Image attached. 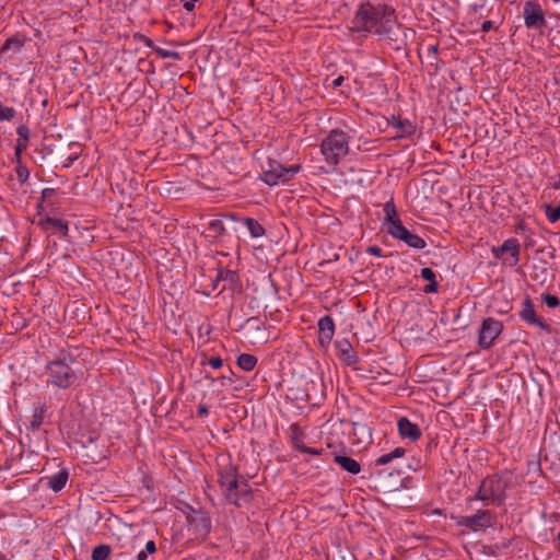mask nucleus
<instances>
[{
	"label": "nucleus",
	"instance_id": "nucleus-49",
	"mask_svg": "<svg viewBox=\"0 0 560 560\" xmlns=\"http://www.w3.org/2000/svg\"><path fill=\"white\" fill-rule=\"evenodd\" d=\"M165 192L171 195L173 192L172 188H165Z\"/></svg>",
	"mask_w": 560,
	"mask_h": 560
},
{
	"label": "nucleus",
	"instance_id": "nucleus-15",
	"mask_svg": "<svg viewBox=\"0 0 560 560\" xmlns=\"http://www.w3.org/2000/svg\"><path fill=\"white\" fill-rule=\"evenodd\" d=\"M520 316L523 320H525L529 325H537L541 328H545L546 325L537 317L534 304L529 299H526L522 304V311L520 312Z\"/></svg>",
	"mask_w": 560,
	"mask_h": 560
},
{
	"label": "nucleus",
	"instance_id": "nucleus-13",
	"mask_svg": "<svg viewBox=\"0 0 560 560\" xmlns=\"http://www.w3.org/2000/svg\"><path fill=\"white\" fill-rule=\"evenodd\" d=\"M398 432L404 439L417 441L421 436V431L416 423H412L409 419L402 417L397 422Z\"/></svg>",
	"mask_w": 560,
	"mask_h": 560
},
{
	"label": "nucleus",
	"instance_id": "nucleus-43",
	"mask_svg": "<svg viewBox=\"0 0 560 560\" xmlns=\"http://www.w3.org/2000/svg\"><path fill=\"white\" fill-rule=\"evenodd\" d=\"M199 416H207L208 415V407L206 405H199L197 410Z\"/></svg>",
	"mask_w": 560,
	"mask_h": 560
},
{
	"label": "nucleus",
	"instance_id": "nucleus-32",
	"mask_svg": "<svg viewBox=\"0 0 560 560\" xmlns=\"http://www.w3.org/2000/svg\"><path fill=\"white\" fill-rule=\"evenodd\" d=\"M542 301L546 303V305L548 307H557L560 303L559 299L555 295H550V294H544L542 295Z\"/></svg>",
	"mask_w": 560,
	"mask_h": 560
},
{
	"label": "nucleus",
	"instance_id": "nucleus-41",
	"mask_svg": "<svg viewBox=\"0 0 560 560\" xmlns=\"http://www.w3.org/2000/svg\"><path fill=\"white\" fill-rule=\"evenodd\" d=\"M28 142H23L21 139L16 140V153L20 154L21 151L25 150L27 148Z\"/></svg>",
	"mask_w": 560,
	"mask_h": 560
},
{
	"label": "nucleus",
	"instance_id": "nucleus-21",
	"mask_svg": "<svg viewBox=\"0 0 560 560\" xmlns=\"http://www.w3.org/2000/svg\"><path fill=\"white\" fill-rule=\"evenodd\" d=\"M241 221L247 228L250 236L254 238L260 237L266 233L265 228L253 218H243Z\"/></svg>",
	"mask_w": 560,
	"mask_h": 560
},
{
	"label": "nucleus",
	"instance_id": "nucleus-44",
	"mask_svg": "<svg viewBox=\"0 0 560 560\" xmlns=\"http://www.w3.org/2000/svg\"><path fill=\"white\" fill-rule=\"evenodd\" d=\"M343 82V77L339 75L338 78L334 79L332 81V86L334 88H339Z\"/></svg>",
	"mask_w": 560,
	"mask_h": 560
},
{
	"label": "nucleus",
	"instance_id": "nucleus-7",
	"mask_svg": "<svg viewBox=\"0 0 560 560\" xmlns=\"http://www.w3.org/2000/svg\"><path fill=\"white\" fill-rule=\"evenodd\" d=\"M503 330V324L492 317H488L482 320L479 330L478 343L482 349H489L494 340L501 335Z\"/></svg>",
	"mask_w": 560,
	"mask_h": 560
},
{
	"label": "nucleus",
	"instance_id": "nucleus-35",
	"mask_svg": "<svg viewBox=\"0 0 560 560\" xmlns=\"http://www.w3.org/2000/svg\"><path fill=\"white\" fill-rule=\"evenodd\" d=\"M261 178L264 179V182H265L267 185H269V186H276V185H278V183H279V182H278V179H279L280 177H261ZM281 178H282V182H283V183H284V182H287V179H288V177H281Z\"/></svg>",
	"mask_w": 560,
	"mask_h": 560
},
{
	"label": "nucleus",
	"instance_id": "nucleus-40",
	"mask_svg": "<svg viewBox=\"0 0 560 560\" xmlns=\"http://www.w3.org/2000/svg\"><path fill=\"white\" fill-rule=\"evenodd\" d=\"M198 0H188V1H185L183 7L184 9L187 11V12H191L194 9H195V3L197 2Z\"/></svg>",
	"mask_w": 560,
	"mask_h": 560
},
{
	"label": "nucleus",
	"instance_id": "nucleus-31",
	"mask_svg": "<svg viewBox=\"0 0 560 560\" xmlns=\"http://www.w3.org/2000/svg\"><path fill=\"white\" fill-rule=\"evenodd\" d=\"M16 133L19 136L18 139H21L23 142H28L30 129L26 125H20L16 129Z\"/></svg>",
	"mask_w": 560,
	"mask_h": 560
},
{
	"label": "nucleus",
	"instance_id": "nucleus-2",
	"mask_svg": "<svg viewBox=\"0 0 560 560\" xmlns=\"http://www.w3.org/2000/svg\"><path fill=\"white\" fill-rule=\"evenodd\" d=\"M395 10L392 7L385 4L362 3L351 21V28L358 33H370L384 22H389Z\"/></svg>",
	"mask_w": 560,
	"mask_h": 560
},
{
	"label": "nucleus",
	"instance_id": "nucleus-19",
	"mask_svg": "<svg viewBox=\"0 0 560 560\" xmlns=\"http://www.w3.org/2000/svg\"><path fill=\"white\" fill-rule=\"evenodd\" d=\"M335 462L346 471L357 475L361 471V465L353 458L343 455H336Z\"/></svg>",
	"mask_w": 560,
	"mask_h": 560
},
{
	"label": "nucleus",
	"instance_id": "nucleus-3",
	"mask_svg": "<svg viewBox=\"0 0 560 560\" xmlns=\"http://www.w3.org/2000/svg\"><path fill=\"white\" fill-rule=\"evenodd\" d=\"M74 362L72 357H65L48 362L46 369L49 374L48 382L58 388H69L77 380V374L70 366Z\"/></svg>",
	"mask_w": 560,
	"mask_h": 560
},
{
	"label": "nucleus",
	"instance_id": "nucleus-34",
	"mask_svg": "<svg viewBox=\"0 0 560 560\" xmlns=\"http://www.w3.org/2000/svg\"><path fill=\"white\" fill-rule=\"evenodd\" d=\"M135 37L137 39H139L140 42H142L147 47L152 48L153 50L156 47L152 39H150L149 37L142 35V34H136Z\"/></svg>",
	"mask_w": 560,
	"mask_h": 560
},
{
	"label": "nucleus",
	"instance_id": "nucleus-33",
	"mask_svg": "<svg viewBox=\"0 0 560 560\" xmlns=\"http://www.w3.org/2000/svg\"><path fill=\"white\" fill-rule=\"evenodd\" d=\"M209 364L213 369H220L223 365V361L220 357L210 358L207 362H202V364Z\"/></svg>",
	"mask_w": 560,
	"mask_h": 560
},
{
	"label": "nucleus",
	"instance_id": "nucleus-9",
	"mask_svg": "<svg viewBox=\"0 0 560 560\" xmlns=\"http://www.w3.org/2000/svg\"><path fill=\"white\" fill-rule=\"evenodd\" d=\"M387 233L397 240L404 241L408 246L416 249H422L427 245L422 237L408 231L400 220H397L393 224V228H387Z\"/></svg>",
	"mask_w": 560,
	"mask_h": 560
},
{
	"label": "nucleus",
	"instance_id": "nucleus-46",
	"mask_svg": "<svg viewBox=\"0 0 560 560\" xmlns=\"http://www.w3.org/2000/svg\"><path fill=\"white\" fill-rule=\"evenodd\" d=\"M265 175L271 176V175H280L276 170L266 171Z\"/></svg>",
	"mask_w": 560,
	"mask_h": 560
},
{
	"label": "nucleus",
	"instance_id": "nucleus-6",
	"mask_svg": "<svg viewBox=\"0 0 560 560\" xmlns=\"http://www.w3.org/2000/svg\"><path fill=\"white\" fill-rule=\"evenodd\" d=\"M125 550L119 556H136L137 560H148L149 555L156 552L154 540H147L143 535L131 537L125 545Z\"/></svg>",
	"mask_w": 560,
	"mask_h": 560
},
{
	"label": "nucleus",
	"instance_id": "nucleus-28",
	"mask_svg": "<svg viewBox=\"0 0 560 560\" xmlns=\"http://www.w3.org/2000/svg\"><path fill=\"white\" fill-rule=\"evenodd\" d=\"M110 546L98 545L92 551V560H107L110 555Z\"/></svg>",
	"mask_w": 560,
	"mask_h": 560
},
{
	"label": "nucleus",
	"instance_id": "nucleus-47",
	"mask_svg": "<svg viewBox=\"0 0 560 560\" xmlns=\"http://www.w3.org/2000/svg\"><path fill=\"white\" fill-rule=\"evenodd\" d=\"M550 187L553 188V189H560V179L556 180L555 183H552L550 185Z\"/></svg>",
	"mask_w": 560,
	"mask_h": 560
},
{
	"label": "nucleus",
	"instance_id": "nucleus-4",
	"mask_svg": "<svg viewBox=\"0 0 560 560\" xmlns=\"http://www.w3.org/2000/svg\"><path fill=\"white\" fill-rule=\"evenodd\" d=\"M320 149L327 162L337 164L349 151L346 132L339 129L331 130L322 141Z\"/></svg>",
	"mask_w": 560,
	"mask_h": 560
},
{
	"label": "nucleus",
	"instance_id": "nucleus-48",
	"mask_svg": "<svg viewBox=\"0 0 560 560\" xmlns=\"http://www.w3.org/2000/svg\"><path fill=\"white\" fill-rule=\"evenodd\" d=\"M229 218L232 219V220H235V221L238 220L235 214H230Z\"/></svg>",
	"mask_w": 560,
	"mask_h": 560
},
{
	"label": "nucleus",
	"instance_id": "nucleus-10",
	"mask_svg": "<svg viewBox=\"0 0 560 560\" xmlns=\"http://www.w3.org/2000/svg\"><path fill=\"white\" fill-rule=\"evenodd\" d=\"M492 253L495 258L508 261L510 266H515L520 260V244L515 238H509L499 247H493Z\"/></svg>",
	"mask_w": 560,
	"mask_h": 560
},
{
	"label": "nucleus",
	"instance_id": "nucleus-14",
	"mask_svg": "<svg viewBox=\"0 0 560 560\" xmlns=\"http://www.w3.org/2000/svg\"><path fill=\"white\" fill-rule=\"evenodd\" d=\"M389 125L396 129V137L398 138H407L413 135L416 130L413 124L409 119H401L395 116L389 120Z\"/></svg>",
	"mask_w": 560,
	"mask_h": 560
},
{
	"label": "nucleus",
	"instance_id": "nucleus-38",
	"mask_svg": "<svg viewBox=\"0 0 560 560\" xmlns=\"http://www.w3.org/2000/svg\"><path fill=\"white\" fill-rule=\"evenodd\" d=\"M366 252L370 254V255H373V256H382V249L378 247V246H369L366 248Z\"/></svg>",
	"mask_w": 560,
	"mask_h": 560
},
{
	"label": "nucleus",
	"instance_id": "nucleus-50",
	"mask_svg": "<svg viewBox=\"0 0 560 560\" xmlns=\"http://www.w3.org/2000/svg\"><path fill=\"white\" fill-rule=\"evenodd\" d=\"M557 539H558V542H559L558 549L560 550V533L558 534Z\"/></svg>",
	"mask_w": 560,
	"mask_h": 560
},
{
	"label": "nucleus",
	"instance_id": "nucleus-1",
	"mask_svg": "<svg viewBox=\"0 0 560 560\" xmlns=\"http://www.w3.org/2000/svg\"><path fill=\"white\" fill-rule=\"evenodd\" d=\"M219 483L229 503L242 506L252 500L248 483L238 479L237 468L230 462L220 464Z\"/></svg>",
	"mask_w": 560,
	"mask_h": 560
},
{
	"label": "nucleus",
	"instance_id": "nucleus-36",
	"mask_svg": "<svg viewBox=\"0 0 560 560\" xmlns=\"http://www.w3.org/2000/svg\"><path fill=\"white\" fill-rule=\"evenodd\" d=\"M438 50H439V48H438L436 45H429L427 47V57L428 58H434L436 56V54H438Z\"/></svg>",
	"mask_w": 560,
	"mask_h": 560
},
{
	"label": "nucleus",
	"instance_id": "nucleus-8",
	"mask_svg": "<svg viewBox=\"0 0 560 560\" xmlns=\"http://www.w3.org/2000/svg\"><path fill=\"white\" fill-rule=\"evenodd\" d=\"M493 523L494 516L490 511H479L477 514L471 516L456 517V524L458 526L469 528L474 532L480 528L491 527Z\"/></svg>",
	"mask_w": 560,
	"mask_h": 560
},
{
	"label": "nucleus",
	"instance_id": "nucleus-20",
	"mask_svg": "<svg viewBox=\"0 0 560 560\" xmlns=\"http://www.w3.org/2000/svg\"><path fill=\"white\" fill-rule=\"evenodd\" d=\"M421 278L429 283L423 288L425 293H435L438 291V282L435 272L431 268H422L421 269Z\"/></svg>",
	"mask_w": 560,
	"mask_h": 560
},
{
	"label": "nucleus",
	"instance_id": "nucleus-5",
	"mask_svg": "<svg viewBox=\"0 0 560 560\" xmlns=\"http://www.w3.org/2000/svg\"><path fill=\"white\" fill-rule=\"evenodd\" d=\"M506 482L498 476H490L482 480L476 499L501 505L506 498Z\"/></svg>",
	"mask_w": 560,
	"mask_h": 560
},
{
	"label": "nucleus",
	"instance_id": "nucleus-25",
	"mask_svg": "<svg viewBox=\"0 0 560 560\" xmlns=\"http://www.w3.org/2000/svg\"><path fill=\"white\" fill-rule=\"evenodd\" d=\"M405 455V450L402 447H396L394 451L381 455L376 459V465H386L390 463L395 458H399Z\"/></svg>",
	"mask_w": 560,
	"mask_h": 560
},
{
	"label": "nucleus",
	"instance_id": "nucleus-45",
	"mask_svg": "<svg viewBox=\"0 0 560 560\" xmlns=\"http://www.w3.org/2000/svg\"><path fill=\"white\" fill-rule=\"evenodd\" d=\"M284 172H293V173H296L299 172V165L294 164V165H291L289 168H285Z\"/></svg>",
	"mask_w": 560,
	"mask_h": 560
},
{
	"label": "nucleus",
	"instance_id": "nucleus-30",
	"mask_svg": "<svg viewBox=\"0 0 560 560\" xmlns=\"http://www.w3.org/2000/svg\"><path fill=\"white\" fill-rule=\"evenodd\" d=\"M154 51L161 57V58H171V59H179V54L177 51L163 49L161 47H155Z\"/></svg>",
	"mask_w": 560,
	"mask_h": 560
},
{
	"label": "nucleus",
	"instance_id": "nucleus-24",
	"mask_svg": "<svg viewBox=\"0 0 560 560\" xmlns=\"http://www.w3.org/2000/svg\"><path fill=\"white\" fill-rule=\"evenodd\" d=\"M383 211L385 213V224H387V228H393V224L400 220L397 217L396 208L393 201H388L384 205Z\"/></svg>",
	"mask_w": 560,
	"mask_h": 560
},
{
	"label": "nucleus",
	"instance_id": "nucleus-29",
	"mask_svg": "<svg viewBox=\"0 0 560 560\" xmlns=\"http://www.w3.org/2000/svg\"><path fill=\"white\" fill-rule=\"evenodd\" d=\"M15 116V109L13 107H9L3 105L0 102V120L1 121H10Z\"/></svg>",
	"mask_w": 560,
	"mask_h": 560
},
{
	"label": "nucleus",
	"instance_id": "nucleus-27",
	"mask_svg": "<svg viewBox=\"0 0 560 560\" xmlns=\"http://www.w3.org/2000/svg\"><path fill=\"white\" fill-rule=\"evenodd\" d=\"M45 411H46L45 405H43L39 408H35L34 409V412H33V416H32V420H31V428L33 430L38 429L43 424L44 417H45Z\"/></svg>",
	"mask_w": 560,
	"mask_h": 560
},
{
	"label": "nucleus",
	"instance_id": "nucleus-22",
	"mask_svg": "<svg viewBox=\"0 0 560 560\" xmlns=\"http://www.w3.org/2000/svg\"><path fill=\"white\" fill-rule=\"evenodd\" d=\"M67 480L68 472L66 470H61L49 477L48 486L52 491L58 492L65 488Z\"/></svg>",
	"mask_w": 560,
	"mask_h": 560
},
{
	"label": "nucleus",
	"instance_id": "nucleus-12",
	"mask_svg": "<svg viewBox=\"0 0 560 560\" xmlns=\"http://www.w3.org/2000/svg\"><path fill=\"white\" fill-rule=\"evenodd\" d=\"M201 234L211 243L223 244L228 236V231L222 220L213 219L202 229Z\"/></svg>",
	"mask_w": 560,
	"mask_h": 560
},
{
	"label": "nucleus",
	"instance_id": "nucleus-37",
	"mask_svg": "<svg viewBox=\"0 0 560 560\" xmlns=\"http://www.w3.org/2000/svg\"><path fill=\"white\" fill-rule=\"evenodd\" d=\"M493 28H494V23L492 21H485L481 24V32H483V33H488Z\"/></svg>",
	"mask_w": 560,
	"mask_h": 560
},
{
	"label": "nucleus",
	"instance_id": "nucleus-26",
	"mask_svg": "<svg viewBox=\"0 0 560 560\" xmlns=\"http://www.w3.org/2000/svg\"><path fill=\"white\" fill-rule=\"evenodd\" d=\"M541 209L550 223H556L560 220V203L557 207H552L550 203H544Z\"/></svg>",
	"mask_w": 560,
	"mask_h": 560
},
{
	"label": "nucleus",
	"instance_id": "nucleus-17",
	"mask_svg": "<svg viewBox=\"0 0 560 560\" xmlns=\"http://www.w3.org/2000/svg\"><path fill=\"white\" fill-rule=\"evenodd\" d=\"M320 341L329 342L335 335V323L331 316L327 315L318 320Z\"/></svg>",
	"mask_w": 560,
	"mask_h": 560
},
{
	"label": "nucleus",
	"instance_id": "nucleus-39",
	"mask_svg": "<svg viewBox=\"0 0 560 560\" xmlns=\"http://www.w3.org/2000/svg\"><path fill=\"white\" fill-rule=\"evenodd\" d=\"M54 195H55V189H54V188H45V189H43V191H42V199H43V200H45V199H49V198H51Z\"/></svg>",
	"mask_w": 560,
	"mask_h": 560
},
{
	"label": "nucleus",
	"instance_id": "nucleus-23",
	"mask_svg": "<svg viewBox=\"0 0 560 560\" xmlns=\"http://www.w3.org/2000/svg\"><path fill=\"white\" fill-rule=\"evenodd\" d=\"M257 364V358L253 354L242 353L237 358V365L244 371H252Z\"/></svg>",
	"mask_w": 560,
	"mask_h": 560
},
{
	"label": "nucleus",
	"instance_id": "nucleus-16",
	"mask_svg": "<svg viewBox=\"0 0 560 560\" xmlns=\"http://www.w3.org/2000/svg\"><path fill=\"white\" fill-rule=\"evenodd\" d=\"M119 182L115 183V185L120 189L122 195L132 196L133 194H138L140 187L142 186V182L140 177H118Z\"/></svg>",
	"mask_w": 560,
	"mask_h": 560
},
{
	"label": "nucleus",
	"instance_id": "nucleus-18",
	"mask_svg": "<svg viewBox=\"0 0 560 560\" xmlns=\"http://www.w3.org/2000/svg\"><path fill=\"white\" fill-rule=\"evenodd\" d=\"M38 225L45 230L49 231L50 229L58 230L62 236H66L68 234V223L60 220V219H54V218H45L38 222Z\"/></svg>",
	"mask_w": 560,
	"mask_h": 560
},
{
	"label": "nucleus",
	"instance_id": "nucleus-11",
	"mask_svg": "<svg viewBox=\"0 0 560 560\" xmlns=\"http://www.w3.org/2000/svg\"><path fill=\"white\" fill-rule=\"evenodd\" d=\"M524 23L527 28H538L546 24V20L539 4L526 2L523 8Z\"/></svg>",
	"mask_w": 560,
	"mask_h": 560
},
{
	"label": "nucleus",
	"instance_id": "nucleus-42",
	"mask_svg": "<svg viewBox=\"0 0 560 560\" xmlns=\"http://www.w3.org/2000/svg\"><path fill=\"white\" fill-rule=\"evenodd\" d=\"M300 450L303 453H308V454H314V455H318L319 454V451H317L315 448H310V447H306V446H300Z\"/></svg>",
	"mask_w": 560,
	"mask_h": 560
}]
</instances>
